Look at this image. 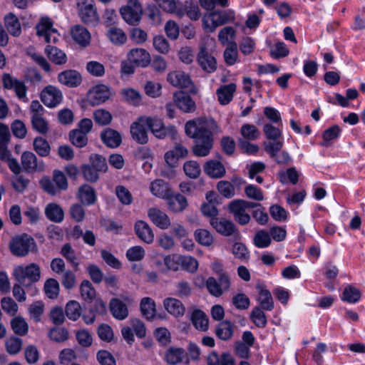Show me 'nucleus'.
<instances>
[{"label": "nucleus", "mask_w": 365, "mask_h": 365, "mask_svg": "<svg viewBox=\"0 0 365 365\" xmlns=\"http://www.w3.org/2000/svg\"><path fill=\"white\" fill-rule=\"evenodd\" d=\"M218 128L212 118H198L187 121L185 125L186 135L194 139L192 151L197 157L208 155L213 148L214 133Z\"/></svg>", "instance_id": "nucleus-1"}, {"label": "nucleus", "mask_w": 365, "mask_h": 365, "mask_svg": "<svg viewBox=\"0 0 365 365\" xmlns=\"http://www.w3.org/2000/svg\"><path fill=\"white\" fill-rule=\"evenodd\" d=\"M13 275L15 279L25 287H29L37 282L41 278L40 267L36 263L27 266H17L14 268Z\"/></svg>", "instance_id": "nucleus-2"}, {"label": "nucleus", "mask_w": 365, "mask_h": 365, "mask_svg": "<svg viewBox=\"0 0 365 365\" xmlns=\"http://www.w3.org/2000/svg\"><path fill=\"white\" fill-rule=\"evenodd\" d=\"M235 12L232 10H218L205 15L202 22L209 32H213L218 26L234 21Z\"/></svg>", "instance_id": "nucleus-3"}, {"label": "nucleus", "mask_w": 365, "mask_h": 365, "mask_svg": "<svg viewBox=\"0 0 365 365\" xmlns=\"http://www.w3.org/2000/svg\"><path fill=\"white\" fill-rule=\"evenodd\" d=\"M39 184L47 193L55 195L60 190H66L68 188L67 179L63 172L54 170L53 172V180L49 177H43Z\"/></svg>", "instance_id": "nucleus-4"}, {"label": "nucleus", "mask_w": 365, "mask_h": 365, "mask_svg": "<svg viewBox=\"0 0 365 365\" xmlns=\"http://www.w3.org/2000/svg\"><path fill=\"white\" fill-rule=\"evenodd\" d=\"M78 16L87 25L96 26L99 16L93 0H77Z\"/></svg>", "instance_id": "nucleus-5"}, {"label": "nucleus", "mask_w": 365, "mask_h": 365, "mask_svg": "<svg viewBox=\"0 0 365 365\" xmlns=\"http://www.w3.org/2000/svg\"><path fill=\"white\" fill-rule=\"evenodd\" d=\"M230 285L231 281L228 274H222L217 278L210 277L206 280V288L208 292L215 297L222 296L230 289Z\"/></svg>", "instance_id": "nucleus-6"}, {"label": "nucleus", "mask_w": 365, "mask_h": 365, "mask_svg": "<svg viewBox=\"0 0 365 365\" xmlns=\"http://www.w3.org/2000/svg\"><path fill=\"white\" fill-rule=\"evenodd\" d=\"M283 145V141H264L263 143L267 153L279 165H285L291 162V157L289 153L285 150H281Z\"/></svg>", "instance_id": "nucleus-7"}, {"label": "nucleus", "mask_w": 365, "mask_h": 365, "mask_svg": "<svg viewBox=\"0 0 365 365\" xmlns=\"http://www.w3.org/2000/svg\"><path fill=\"white\" fill-rule=\"evenodd\" d=\"M120 12L125 21L130 25H135L140 21L143 8L138 0H128Z\"/></svg>", "instance_id": "nucleus-8"}, {"label": "nucleus", "mask_w": 365, "mask_h": 365, "mask_svg": "<svg viewBox=\"0 0 365 365\" xmlns=\"http://www.w3.org/2000/svg\"><path fill=\"white\" fill-rule=\"evenodd\" d=\"M34 245V240L24 234L14 237L9 244V248L14 255L24 257L29 254L31 247Z\"/></svg>", "instance_id": "nucleus-9"}, {"label": "nucleus", "mask_w": 365, "mask_h": 365, "mask_svg": "<svg viewBox=\"0 0 365 365\" xmlns=\"http://www.w3.org/2000/svg\"><path fill=\"white\" fill-rule=\"evenodd\" d=\"M148 128L158 138L163 139L168 136H173L176 130L173 125L165 126L163 120L158 118L145 117Z\"/></svg>", "instance_id": "nucleus-10"}, {"label": "nucleus", "mask_w": 365, "mask_h": 365, "mask_svg": "<svg viewBox=\"0 0 365 365\" xmlns=\"http://www.w3.org/2000/svg\"><path fill=\"white\" fill-rule=\"evenodd\" d=\"M145 116H141L130 125V131L132 138L139 144L144 145L148 142Z\"/></svg>", "instance_id": "nucleus-11"}, {"label": "nucleus", "mask_w": 365, "mask_h": 365, "mask_svg": "<svg viewBox=\"0 0 365 365\" xmlns=\"http://www.w3.org/2000/svg\"><path fill=\"white\" fill-rule=\"evenodd\" d=\"M110 96V88L103 84H99L93 87L88 93V100L90 104L93 106L105 103Z\"/></svg>", "instance_id": "nucleus-12"}, {"label": "nucleus", "mask_w": 365, "mask_h": 365, "mask_svg": "<svg viewBox=\"0 0 365 365\" xmlns=\"http://www.w3.org/2000/svg\"><path fill=\"white\" fill-rule=\"evenodd\" d=\"M21 162L24 170L29 173L42 172L45 170L43 161L38 160L36 155L30 151L21 154Z\"/></svg>", "instance_id": "nucleus-13"}, {"label": "nucleus", "mask_w": 365, "mask_h": 365, "mask_svg": "<svg viewBox=\"0 0 365 365\" xmlns=\"http://www.w3.org/2000/svg\"><path fill=\"white\" fill-rule=\"evenodd\" d=\"M61 91L53 86H47L41 93V100L43 104L50 108L57 106L62 101Z\"/></svg>", "instance_id": "nucleus-14"}, {"label": "nucleus", "mask_w": 365, "mask_h": 365, "mask_svg": "<svg viewBox=\"0 0 365 365\" xmlns=\"http://www.w3.org/2000/svg\"><path fill=\"white\" fill-rule=\"evenodd\" d=\"M2 84L5 89L14 90L19 99L26 97V86L25 83L14 78L9 73H4L2 76Z\"/></svg>", "instance_id": "nucleus-15"}, {"label": "nucleus", "mask_w": 365, "mask_h": 365, "mask_svg": "<svg viewBox=\"0 0 365 365\" xmlns=\"http://www.w3.org/2000/svg\"><path fill=\"white\" fill-rule=\"evenodd\" d=\"M197 62L202 69L207 73H212L217 69V61L205 45L200 47L197 54Z\"/></svg>", "instance_id": "nucleus-16"}, {"label": "nucleus", "mask_w": 365, "mask_h": 365, "mask_svg": "<svg viewBox=\"0 0 365 365\" xmlns=\"http://www.w3.org/2000/svg\"><path fill=\"white\" fill-rule=\"evenodd\" d=\"M148 216L150 221L162 230L168 229L170 225L168 215L157 207H151L148 210Z\"/></svg>", "instance_id": "nucleus-17"}, {"label": "nucleus", "mask_w": 365, "mask_h": 365, "mask_svg": "<svg viewBox=\"0 0 365 365\" xmlns=\"http://www.w3.org/2000/svg\"><path fill=\"white\" fill-rule=\"evenodd\" d=\"M185 359H186L185 363L188 364L189 359L187 358V353L182 348L171 346L165 353L164 359L169 365L180 364Z\"/></svg>", "instance_id": "nucleus-18"}, {"label": "nucleus", "mask_w": 365, "mask_h": 365, "mask_svg": "<svg viewBox=\"0 0 365 365\" xmlns=\"http://www.w3.org/2000/svg\"><path fill=\"white\" fill-rule=\"evenodd\" d=\"M229 210L239 224L245 225L249 223L250 216L246 212V208L237 200L230 202Z\"/></svg>", "instance_id": "nucleus-19"}, {"label": "nucleus", "mask_w": 365, "mask_h": 365, "mask_svg": "<svg viewBox=\"0 0 365 365\" xmlns=\"http://www.w3.org/2000/svg\"><path fill=\"white\" fill-rule=\"evenodd\" d=\"M173 99L177 108L184 113H193L196 110V104L192 98L183 93H175Z\"/></svg>", "instance_id": "nucleus-20"}, {"label": "nucleus", "mask_w": 365, "mask_h": 365, "mask_svg": "<svg viewBox=\"0 0 365 365\" xmlns=\"http://www.w3.org/2000/svg\"><path fill=\"white\" fill-rule=\"evenodd\" d=\"M77 197L85 205H92L97 200L94 188L88 184H83L78 187Z\"/></svg>", "instance_id": "nucleus-21"}, {"label": "nucleus", "mask_w": 365, "mask_h": 365, "mask_svg": "<svg viewBox=\"0 0 365 365\" xmlns=\"http://www.w3.org/2000/svg\"><path fill=\"white\" fill-rule=\"evenodd\" d=\"M129 61L137 66L145 67L150 63V54L143 48H133L128 54Z\"/></svg>", "instance_id": "nucleus-22"}, {"label": "nucleus", "mask_w": 365, "mask_h": 365, "mask_svg": "<svg viewBox=\"0 0 365 365\" xmlns=\"http://www.w3.org/2000/svg\"><path fill=\"white\" fill-rule=\"evenodd\" d=\"M102 142L111 148H118L122 142L120 134L112 128H107L101 133Z\"/></svg>", "instance_id": "nucleus-23"}, {"label": "nucleus", "mask_w": 365, "mask_h": 365, "mask_svg": "<svg viewBox=\"0 0 365 365\" xmlns=\"http://www.w3.org/2000/svg\"><path fill=\"white\" fill-rule=\"evenodd\" d=\"M167 81L173 86L178 88H189L192 81L190 76L180 71H175L168 74Z\"/></svg>", "instance_id": "nucleus-24"}, {"label": "nucleus", "mask_w": 365, "mask_h": 365, "mask_svg": "<svg viewBox=\"0 0 365 365\" xmlns=\"http://www.w3.org/2000/svg\"><path fill=\"white\" fill-rule=\"evenodd\" d=\"M58 81L68 87H76L81 83V74L74 70H67L60 73L58 76Z\"/></svg>", "instance_id": "nucleus-25"}, {"label": "nucleus", "mask_w": 365, "mask_h": 365, "mask_svg": "<svg viewBox=\"0 0 365 365\" xmlns=\"http://www.w3.org/2000/svg\"><path fill=\"white\" fill-rule=\"evenodd\" d=\"M136 235L144 242L150 244L154 240V234L150 225L145 221L138 220L135 224Z\"/></svg>", "instance_id": "nucleus-26"}, {"label": "nucleus", "mask_w": 365, "mask_h": 365, "mask_svg": "<svg viewBox=\"0 0 365 365\" xmlns=\"http://www.w3.org/2000/svg\"><path fill=\"white\" fill-rule=\"evenodd\" d=\"M188 150L181 144H177L172 150L165 154V160L170 167H174L180 158L187 156Z\"/></svg>", "instance_id": "nucleus-27"}, {"label": "nucleus", "mask_w": 365, "mask_h": 365, "mask_svg": "<svg viewBox=\"0 0 365 365\" xmlns=\"http://www.w3.org/2000/svg\"><path fill=\"white\" fill-rule=\"evenodd\" d=\"M210 224L217 232L225 236H230L236 230L232 222L225 219L211 218Z\"/></svg>", "instance_id": "nucleus-28"}, {"label": "nucleus", "mask_w": 365, "mask_h": 365, "mask_svg": "<svg viewBox=\"0 0 365 365\" xmlns=\"http://www.w3.org/2000/svg\"><path fill=\"white\" fill-rule=\"evenodd\" d=\"M165 309L170 314L179 317L184 315L185 307L180 299L173 297H168L164 299Z\"/></svg>", "instance_id": "nucleus-29"}, {"label": "nucleus", "mask_w": 365, "mask_h": 365, "mask_svg": "<svg viewBox=\"0 0 365 365\" xmlns=\"http://www.w3.org/2000/svg\"><path fill=\"white\" fill-rule=\"evenodd\" d=\"M11 134L9 127L0 123V159L4 160L8 158L10 153L8 150V144L10 141Z\"/></svg>", "instance_id": "nucleus-30"}, {"label": "nucleus", "mask_w": 365, "mask_h": 365, "mask_svg": "<svg viewBox=\"0 0 365 365\" xmlns=\"http://www.w3.org/2000/svg\"><path fill=\"white\" fill-rule=\"evenodd\" d=\"M207 365H235V360L228 352L218 355L215 351H212L207 359Z\"/></svg>", "instance_id": "nucleus-31"}, {"label": "nucleus", "mask_w": 365, "mask_h": 365, "mask_svg": "<svg viewBox=\"0 0 365 365\" xmlns=\"http://www.w3.org/2000/svg\"><path fill=\"white\" fill-rule=\"evenodd\" d=\"M73 39L83 47L90 43L91 34L89 31L81 25H76L71 29Z\"/></svg>", "instance_id": "nucleus-32"}, {"label": "nucleus", "mask_w": 365, "mask_h": 365, "mask_svg": "<svg viewBox=\"0 0 365 365\" xmlns=\"http://www.w3.org/2000/svg\"><path fill=\"white\" fill-rule=\"evenodd\" d=\"M204 171L212 178H220L225 174V166L220 162L214 160L205 163Z\"/></svg>", "instance_id": "nucleus-33"}, {"label": "nucleus", "mask_w": 365, "mask_h": 365, "mask_svg": "<svg viewBox=\"0 0 365 365\" xmlns=\"http://www.w3.org/2000/svg\"><path fill=\"white\" fill-rule=\"evenodd\" d=\"M236 88V84L233 83L228 85L221 86L218 88L216 91V94L220 103L222 105L228 104L233 98Z\"/></svg>", "instance_id": "nucleus-34"}, {"label": "nucleus", "mask_w": 365, "mask_h": 365, "mask_svg": "<svg viewBox=\"0 0 365 365\" xmlns=\"http://www.w3.org/2000/svg\"><path fill=\"white\" fill-rule=\"evenodd\" d=\"M166 199L168 208L174 212H182L187 206L186 197L180 194L173 195L172 192H170L169 197H166Z\"/></svg>", "instance_id": "nucleus-35"}, {"label": "nucleus", "mask_w": 365, "mask_h": 365, "mask_svg": "<svg viewBox=\"0 0 365 365\" xmlns=\"http://www.w3.org/2000/svg\"><path fill=\"white\" fill-rule=\"evenodd\" d=\"M235 327V326L231 322L222 321L217 325L215 334L220 339L227 341L232 337Z\"/></svg>", "instance_id": "nucleus-36"}, {"label": "nucleus", "mask_w": 365, "mask_h": 365, "mask_svg": "<svg viewBox=\"0 0 365 365\" xmlns=\"http://www.w3.org/2000/svg\"><path fill=\"white\" fill-rule=\"evenodd\" d=\"M4 25L11 36L16 37L21 35V24L19 19L13 13H9L5 16Z\"/></svg>", "instance_id": "nucleus-37"}, {"label": "nucleus", "mask_w": 365, "mask_h": 365, "mask_svg": "<svg viewBox=\"0 0 365 365\" xmlns=\"http://www.w3.org/2000/svg\"><path fill=\"white\" fill-rule=\"evenodd\" d=\"M110 309L113 316L119 320H123L128 316V309L126 304L118 299H111Z\"/></svg>", "instance_id": "nucleus-38"}, {"label": "nucleus", "mask_w": 365, "mask_h": 365, "mask_svg": "<svg viewBox=\"0 0 365 365\" xmlns=\"http://www.w3.org/2000/svg\"><path fill=\"white\" fill-rule=\"evenodd\" d=\"M150 192L156 197L166 199L169 197L171 190L169 189L168 185L161 179H158L151 182L150 186Z\"/></svg>", "instance_id": "nucleus-39"}, {"label": "nucleus", "mask_w": 365, "mask_h": 365, "mask_svg": "<svg viewBox=\"0 0 365 365\" xmlns=\"http://www.w3.org/2000/svg\"><path fill=\"white\" fill-rule=\"evenodd\" d=\"M45 53L48 58L55 64L61 65L67 61L66 53L57 47L47 46L45 48Z\"/></svg>", "instance_id": "nucleus-40"}, {"label": "nucleus", "mask_w": 365, "mask_h": 365, "mask_svg": "<svg viewBox=\"0 0 365 365\" xmlns=\"http://www.w3.org/2000/svg\"><path fill=\"white\" fill-rule=\"evenodd\" d=\"M45 214L48 219L55 222H61L63 220V210L55 203L48 204L45 210Z\"/></svg>", "instance_id": "nucleus-41"}, {"label": "nucleus", "mask_w": 365, "mask_h": 365, "mask_svg": "<svg viewBox=\"0 0 365 365\" xmlns=\"http://www.w3.org/2000/svg\"><path fill=\"white\" fill-rule=\"evenodd\" d=\"M108 38L115 46H120L125 43L127 36L124 31L117 27H110L106 33Z\"/></svg>", "instance_id": "nucleus-42"}, {"label": "nucleus", "mask_w": 365, "mask_h": 365, "mask_svg": "<svg viewBox=\"0 0 365 365\" xmlns=\"http://www.w3.org/2000/svg\"><path fill=\"white\" fill-rule=\"evenodd\" d=\"M195 327L202 331H206L208 328L209 320L207 315L200 309L195 310L191 317Z\"/></svg>", "instance_id": "nucleus-43"}, {"label": "nucleus", "mask_w": 365, "mask_h": 365, "mask_svg": "<svg viewBox=\"0 0 365 365\" xmlns=\"http://www.w3.org/2000/svg\"><path fill=\"white\" fill-rule=\"evenodd\" d=\"M61 254L72 265L75 271L78 270V259L75 250L69 243L63 245L61 250Z\"/></svg>", "instance_id": "nucleus-44"}, {"label": "nucleus", "mask_w": 365, "mask_h": 365, "mask_svg": "<svg viewBox=\"0 0 365 365\" xmlns=\"http://www.w3.org/2000/svg\"><path fill=\"white\" fill-rule=\"evenodd\" d=\"M43 290L49 299H56L60 291L58 282L54 278L48 279L44 283Z\"/></svg>", "instance_id": "nucleus-45"}, {"label": "nucleus", "mask_w": 365, "mask_h": 365, "mask_svg": "<svg viewBox=\"0 0 365 365\" xmlns=\"http://www.w3.org/2000/svg\"><path fill=\"white\" fill-rule=\"evenodd\" d=\"M140 310L147 319H152L155 314V302L150 297H144L140 302Z\"/></svg>", "instance_id": "nucleus-46"}, {"label": "nucleus", "mask_w": 365, "mask_h": 365, "mask_svg": "<svg viewBox=\"0 0 365 365\" xmlns=\"http://www.w3.org/2000/svg\"><path fill=\"white\" fill-rule=\"evenodd\" d=\"M258 302L262 309L271 311L274 308V302L270 292L267 289L260 288Z\"/></svg>", "instance_id": "nucleus-47"}, {"label": "nucleus", "mask_w": 365, "mask_h": 365, "mask_svg": "<svg viewBox=\"0 0 365 365\" xmlns=\"http://www.w3.org/2000/svg\"><path fill=\"white\" fill-rule=\"evenodd\" d=\"M34 149L41 157H46L50 154L51 147L48 141L42 137H36L33 143Z\"/></svg>", "instance_id": "nucleus-48"}, {"label": "nucleus", "mask_w": 365, "mask_h": 365, "mask_svg": "<svg viewBox=\"0 0 365 365\" xmlns=\"http://www.w3.org/2000/svg\"><path fill=\"white\" fill-rule=\"evenodd\" d=\"M120 94L125 101L133 106L138 105L141 101L140 93L133 88H123L120 91Z\"/></svg>", "instance_id": "nucleus-49"}, {"label": "nucleus", "mask_w": 365, "mask_h": 365, "mask_svg": "<svg viewBox=\"0 0 365 365\" xmlns=\"http://www.w3.org/2000/svg\"><path fill=\"white\" fill-rule=\"evenodd\" d=\"M240 133L245 140H255L260 136V131L252 124H244L240 129Z\"/></svg>", "instance_id": "nucleus-50"}, {"label": "nucleus", "mask_w": 365, "mask_h": 365, "mask_svg": "<svg viewBox=\"0 0 365 365\" xmlns=\"http://www.w3.org/2000/svg\"><path fill=\"white\" fill-rule=\"evenodd\" d=\"M11 326L16 334L24 336L28 333L29 326L25 319L21 317H16L11 319Z\"/></svg>", "instance_id": "nucleus-51"}, {"label": "nucleus", "mask_w": 365, "mask_h": 365, "mask_svg": "<svg viewBox=\"0 0 365 365\" xmlns=\"http://www.w3.org/2000/svg\"><path fill=\"white\" fill-rule=\"evenodd\" d=\"M361 298V292L357 288L349 285L344 288L342 294V300L351 304L357 302Z\"/></svg>", "instance_id": "nucleus-52"}, {"label": "nucleus", "mask_w": 365, "mask_h": 365, "mask_svg": "<svg viewBox=\"0 0 365 365\" xmlns=\"http://www.w3.org/2000/svg\"><path fill=\"white\" fill-rule=\"evenodd\" d=\"M65 312L69 319L76 321L81 314V307L78 302L70 301L66 306Z\"/></svg>", "instance_id": "nucleus-53"}, {"label": "nucleus", "mask_w": 365, "mask_h": 365, "mask_svg": "<svg viewBox=\"0 0 365 365\" xmlns=\"http://www.w3.org/2000/svg\"><path fill=\"white\" fill-rule=\"evenodd\" d=\"M69 138L71 143L78 148H83L88 143L87 135L77 129L70 131Z\"/></svg>", "instance_id": "nucleus-54"}, {"label": "nucleus", "mask_w": 365, "mask_h": 365, "mask_svg": "<svg viewBox=\"0 0 365 365\" xmlns=\"http://www.w3.org/2000/svg\"><path fill=\"white\" fill-rule=\"evenodd\" d=\"M224 58L227 65H234L238 58V51L236 43H231L224 51Z\"/></svg>", "instance_id": "nucleus-55"}, {"label": "nucleus", "mask_w": 365, "mask_h": 365, "mask_svg": "<svg viewBox=\"0 0 365 365\" xmlns=\"http://www.w3.org/2000/svg\"><path fill=\"white\" fill-rule=\"evenodd\" d=\"M271 237L268 232L262 230L258 231L254 237V244L257 247L265 248L271 244Z\"/></svg>", "instance_id": "nucleus-56"}, {"label": "nucleus", "mask_w": 365, "mask_h": 365, "mask_svg": "<svg viewBox=\"0 0 365 365\" xmlns=\"http://www.w3.org/2000/svg\"><path fill=\"white\" fill-rule=\"evenodd\" d=\"M36 29L38 36L45 37L46 34L54 29L53 28L52 21L48 17H43L36 24Z\"/></svg>", "instance_id": "nucleus-57"}, {"label": "nucleus", "mask_w": 365, "mask_h": 365, "mask_svg": "<svg viewBox=\"0 0 365 365\" xmlns=\"http://www.w3.org/2000/svg\"><path fill=\"white\" fill-rule=\"evenodd\" d=\"M183 170L185 175L192 179L197 178L201 173L199 163L194 160H190L185 163Z\"/></svg>", "instance_id": "nucleus-58"}, {"label": "nucleus", "mask_w": 365, "mask_h": 365, "mask_svg": "<svg viewBox=\"0 0 365 365\" xmlns=\"http://www.w3.org/2000/svg\"><path fill=\"white\" fill-rule=\"evenodd\" d=\"M61 282L66 289H72L76 284V277L75 273L70 269L66 270L61 274Z\"/></svg>", "instance_id": "nucleus-59"}, {"label": "nucleus", "mask_w": 365, "mask_h": 365, "mask_svg": "<svg viewBox=\"0 0 365 365\" xmlns=\"http://www.w3.org/2000/svg\"><path fill=\"white\" fill-rule=\"evenodd\" d=\"M81 294L84 300L91 302L96 297V290L88 280H83L80 287Z\"/></svg>", "instance_id": "nucleus-60"}, {"label": "nucleus", "mask_w": 365, "mask_h": 365, "mask_svg": "<svg viewBox=\"0 0 365 365\" xmlns=\"http://www.w3.org/2000/svg\"><path fill=\"white\" fill-rule=\"evenodd\" d=\"M263 132L267 138L272 140V142L282 141L279 139L282 136V130L270 123H267L264 125Z\"/></svg>", "instance_id": "nucleus-61"}, {"label": "nucleus", "mask_w": 365, "mask_h": 365, "mask_svg": "<svg viewBox=\"0 0 365 365\" xmlns=\"http://www.w3.org/2000/svg\"><path fill=\"white\" fill-rule=\"evenodd\" d=\"M95 122L101 125H108L112 120V115L105 109H98L93 112Z\"/></svg>", "instance_id": "nucleus-62"}, {"label": "nucleus", "mask_w": 365, "mask_h": 365, "mask_svg": "<svg viewBox=\"0 0 365 365\" xmlns=\"http://www.w3.org/2000/svg\"><path fill=\"white\" fill-rule=\"evenodd\" d=\"M145 15L153 24L158 25L161 23V13L158 6L155 4H150L147 6Z\"/></svg>", "instance_id": "nucleus-63"}, {"label": "nucleus", "mask_w": 365, "mask_h": 365, "mask_svg": "<svg viewBox=\"0 0 365 365\" xmlns=\"http://www.w3.org/2000/svg\"><path fill=\"white\" fill-rule=\"evenodd\" d=\"M235 258L240 260H247L250 257V252L247 247L241 242H235L231 250Z\"/></svg>", "instance_id": "nucleus-64"}]
</instances>
